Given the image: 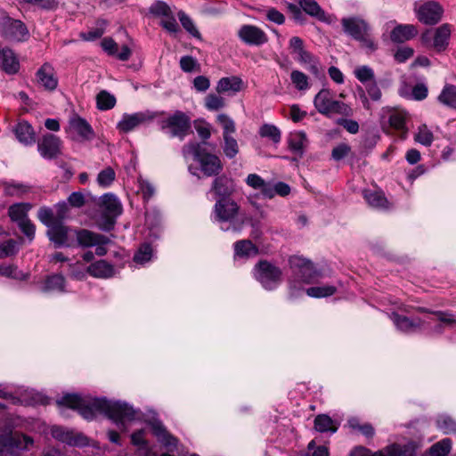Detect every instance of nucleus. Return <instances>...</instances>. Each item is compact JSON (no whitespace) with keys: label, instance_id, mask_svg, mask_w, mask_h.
<instances>
[{"label":"nucleus","instance_id":"obj_1","mask_svg":"<svg viewBox=\"0 0 456 456\" xmlns=\"http://www.w3.org/2000/svg\"><path fill=\"white\" fill-rule=\"evenodd\" d=\"M59 406L77 410L86 419H93L97 412L105 414L118 427L126 431L125 424L135 419L136 411L126 403L100 398L82 397L77 394H67L57 401Z\"/></svg>","mask_w":456,"mask_h":456},{"label":"nucleus","instance_id":"obj_2","mask_svg":"<svg viewBox=\"0 0 456 456\" xmlns=\"http://www.w3.org/2000/svg\"><path fill=\"white\" fill-rule=\"evenodd\" d=\"M183 156L187 159L191 157L199 165L200 170L205 176H216L224 168L220 158L210 153L200 143L190 142L182 148Z\"/></svg>","mask_w":456,"mask_h":456},{"label":"nucleus","instance_id":"obj_3","mask_svg":"<svg viewBox=\"0 0 456 456\" xmlns=\"http://www.w3.org/2000/svg\"><path fill=\"white\" fill-rule=\"evenodd\" d=\"M314 105L316 110L327 117L334 115L352 117L354 110L351 106L342 101L335 99V93L329 88L321 89L314 98Z\"/></svg>","mask_w":456,"mask_h":456},{"label":"nucleus","instance_id":"obj_4","mask_svg":"<svg viewBox=\"0 0 456 456\" xmlns=\"http://www.w3.org/2000/svg\"><path fill=\"white\" fill-rule=\"evenodd\" d=\"M343 31L353 39L360 43L361 47L371 53L378 48L377 44L370 36V26L360 17H346L341 20Z\"/></svg>","mask_w":456,"mask_h":456},{"label":"nucleus","instance_id":"obj_5","mask_svg":"<svg viewBox=\"0 0 456 456\" xmlns=\"http://www.w3.org/2000/svg\"><path fill=\"white\" fill-rule=\"evenodd\" d=\"M289 264L295 276L294 280L289 281V289L292 295L294 294L293 290L297 289V282L311 284L322 276L321 272L315 268L314 264L305 257L292 256L289 259Z\"/></svg>","mask_w":456,"mask_h":456},{"label":"nucleus","instance_id":"obj_6","mask_svg":"<svg viewBox=\"0 0 456 456\" xmlns=\"http://www.w3.org/2000/svg\"><path fill=\"white\" fill-rule=\"evenodd\" d=\"M160 130L169 137L183 141L191 132V118L181 110H175L159 121Z\"/></svg>","mask_w":456,"mask_h":456},{"label":"nucleus","instance_id":"obj_7","mask_svg":"<svg viewBox=\"0 0 456 456\" xmlns=\"http://www.w3.org/2000/svg\"><path fill=\"white\" fill-rule=\"evenodd\" d=\"M255 271L256 279L265 289H274L281 282V270L266 260L258 262Z\"/></svg>","mask_w":456,"mask_h":456},{"label":"nucleus","instance_id":"obj_8","mask_svg":"<svg viewBox=\"0 0 456 456\" xmlns=\"http://www.w3.org/2000/svg\"><path fill=\"white\" fill-rule=\"evenodd\" d=\"M291 53L295 55L294 59L302 65H307V69L318 76L320 73V61L318 58L305 50L303 40L298 37H292L289 43Z\"/></svg>","mask_w":456,"mask_h":456},{"label":"nucleus","instance_id":"obj_9","mask_svg":"<svg viewBox=\"0 0 456 456\" xmlns=\"http://www.w3.org/2000/svg\"><path fill=\"white\" fill-rule=\"evenodd\" d=\"M0 35L7 40L20 42L28 38V30L22 21L3 15L0 18Z\"/></svg>","mask_w":456,"mask_h":456},{"label":"nucleus","instance_id":"obj_10","mask_svg":"<svg viewBox=\"0 0 456 456\" xmlns=\"http://www.w3.org/2000/svg\"><path fill=\"white\" fill-rule=\"evenodd\" d=\"M63 142L53 134L46 133L37 141V151L45 159H54L62 154Z\"/></svg>","mask_w":456,"mask_h":456},{"label":"nucleus","instance_id":"obj_11","mask_svg":"<svg viewBox=\"0 0 456 456\" xmlns=\"http://www.w3.org/2000/svg\"><path fill=\"white\" fill-rule=\"evenodd\" d=\"M100 208L106 221V229H110L116 218L122 214L123 208L119 200L112 193H105L100 201Z\"/></svg>","mask_w":456,"mask_h":456},{"label":"nucleus","instance_id":"obj_12","mask_svg":"<svg viewBox=\"0 0 456 456\" xmlns=\"http://www.w3.org/2000/svg\"><path fill=\"white\" fill-rule=\"evenodd\" d=\"M157 114L150 110L140 111L133 114H124L118 123L117 128L122 133H128L140 126L151 123Z\"/></svg>","mask_w":456,"mask_h":456},{"label":"nucleus","instance_id":"obj_13","mask_svg":"<svg viewBox=\"0 0 456 456\" xmlns=\"http://www.w3.org/2000/svg\"><path fill=\"white\" fill-rule=\"evenodd\" d=\"M47 236L56 247H74L76 246V230H73L59 222L52 229L47 230Z\"/></svg>","mask_w":456,"mask_h":456},{"label":"nucleus","instance_id":"obj_14","mask_svg":"<svg viewBox=\"0 0 456 456\" xmlns=\"http://www.w3.org/2000/svg\"><path fill=\"white\" fill-rule=\"evenodd\" d=\"M239 210V205L230 198H221L214 206L215 217L220 222H232Z\"/></svg>","mask_w":456,"mask_h":456},{"label":"nucleus","instance_id":"obj_15","mask_svg":"<svg viewBox=\"0 0 456 456\" xmlns=\"http://www.w3.org/2000/svg\"><path fill=\"white\" fill-rule=\"evenodd\" d=\"M239 38L247 45L259 46L268 42L264 30L255 25H243L238 31Z\"/></svg>","mask_w":456,"mask_h":456},{"label":"nucleus","instance_id":"obj_16","mask_svg":"<svg viewBox=\"0 0 456 456\" xmlns=\"http://www.w3.org/2000/svg\"><path fill=\"white\" fill-rule=\"evenodd\" d=\"M417 17L422 23L433 25L436 24L442 18L443 8L435 2H428L419 7Z\"/></svg>","mask_w":456,"mask_h":456},{"label":"nucleus","instance_id":"obj_17","mask_svg":"<svg viewBox=\"0 0 456 456\" xmlns=\"http://www.w3.org/2000/svg\"><path fill=\"white\" fill-rule=\"evenodd\" d=\"M36 77L37 83L46 90L53 91L58 86V79L55 77L54 69L48 62L44 63L40 67L37 71Z\"/></svg>","mask_w":456,"mask_h":456},{"label":"nucleus","instance_id":"obj_18","mask_svg":"<svg viewBox=\"0 0 456 456\" xmlns=\"http://www.w3.org/2000/svg\"><path fill=\"white\" fill-rule=\"evenodd\" d=\"M110 241V239L105 235L94 233L86 229L76 230V245L93 247L98 243H109Z\"/></svg>","mask_w":456,"mask_h":456},{"label":"nucleus","instance_id":"obj_19","mask_svg":"<svg viewBox=\"0 0 456 456\" xmlns=\"http://www.w3.org/2000/svg\"><path fill=\"white\" fill-rule=\"evenodd\" d=\"M69 130L76 132L83 140L91 141L94 137V132L91 125L79 116H75L69 119Z\"/></svg>","mask_w":456,"mask_h":456},{"label":"nucleus","instance_id":"obj_20","mask_svg":"<svg viewBox=\"0 0 456 456\" xmlns=\"http://www.w3.org/2000/svg\"><path fill=\"white\" fill-rule=\"evenodd\" d=\"M390 319L396 326V328L404 333H411L419 330L422 326V321L418 318L415 320L410 319L406 316L400 315L396 313H392Z\"/></svg>","mask_w":456,"mask_h":456},{"label":"nucleus","instance_id":"obj_21","mask_svg":"<svg viewBox=\"0 0 456 456\" xmlns=\"http://www.w3.org/2000/svg\"><path fill=\"white\" fill-rule=\"evenodd\" d=\"M211 191L222 198H229L234 191L233 181L227 175H216L212 182Z\"/></svg>","mask_w":456,"mask_h":456},{"label":"nucleus","instance_id":"obj_22","mask_svg":"<svg viewBox=\"0 0 456 456\" xmlns=\"http://www.w3.org/2000/svg\"><path fill=\"white\" fill-rule=\"evenodd\" d=\"M87 273L94 277L100 279H108L114 275V267L105 260H99L92 263L86 267Z\"/></svg>","mask_w":456,"mask_h":456},{"label":"nucleus","instance_id":"obj_23","mask_svg":"<svg viewBox=\"0 0 456 456\" xmlns=\"http://www.w3.org/2000/svg\"><path fill=\"white\" fill-rule=\"evenodd\" d=\"M246 183L255 190H260L264 197L268 199L273 198V185L265 182L260 175L249 174L246 178Z\"/></svg>","mask_w":456,"mask_h":456},{"label":"nucleus","instance_id":"obj_24","mask_svg":"<svg viewBox=\"0 0 456 456\" xmlns=\"http://www.w3.org/2000/svg\"><path fill=\"white\" fill-rule=\"evenodd\" d=\"M13 132L18 141L25 145L33 144L36 141L34 129L27 121L19 122Z\"/></svg>","mask_w":456,"mask_h":456},{"label":"nucleus","instance_id":"obj_25","mask_svg":"<svg viewBox=\"0 0 456 456\" xmlns=\"http://www.w3.org/2000/svg\"><path fill=\"white\" fill-rule=\"evenodd\" d=\"M0 68L8 74L18 71L19 61L11 49H0Z\"/></svg>","mask_w":456,"mask_h":456},{"label":"nucleus","instance_id":"obj_26","mask_svg":"<svg viewBox=\"0 0 456 456\" xmlns=\"http://www.w3.org/2000/svg\"><path fill=\"white\" fill-rule=\"evenodd\" d=\"M418 34L414 25H398L391 32L390 37L393 42L403 43L413 38Z\"/></svg>","mask_w":456,"mask_h":456},{"label":"nucleus","instance_id":"obj_27","mask_svg":"<svg viewBox=\"0 0 456 456\" xmlns=\"http://www.w3.org/2000/svg\"><path fill=\"white\" fill-rule=\"evenodd\" d=\"M417 444L409 442L405 444H393L385 447L387 456H416Z\"/></svg>","mask_w":456,"mask_h":456},{"label":"nucleus","instance_id":"obj_28","mask_svg":"<svg viewBox=\"0 0 456 456\" xmlns=\"http://www.w3.org/2000/svg\"><path fill=\"white\" fill-rule=\"evenodd\" d=\"M288 142L289 148L291 151L302 156L308 144V139L305 132L298 131L290 133Z\"/></svg>","mask_w":456,"mask_h":456},{"label":"nucleus","instance_id":"obj_29","mask_svg":"<svg viewBox=\"0 0 456 456\" xmlns=\"http://www.w3.org/2000/svg\"><path fill=\"white\" fill-rule=\"evenodd\" d=\"M34 440L31 436L20 432H12V444L13 456H17L20 452L28 450L32 446Z\"/></svg>","mask_w":456,"mask_h":456},{"label":"nucleus","instance_id":"obj_30","mask_svg":"<svg viewBox=\"0 0 456 456\" xmlns=\"http://www.w3.org/2000/svg\"><path fill=\"white\" fill-rule=\"evenodd\" d=\"M363 197L368 204L376 208H387L389 203L381 191L364 190Z\"/></svg>","mask_w":456,"mask_h":456},{"label":"nucleus","instance_id":"obj_31","mask_svg":"<svg viewBox=\"0 0 456 456\" xmlns=\"http://www.w3.org/2000/svg\"><path fill=\"white\" fill-rule=\"evenodd\" d=\"M452 29L449 24H443L436 28L434 37V47L436 49V51L441 52L445 50L448 45Z\"/></svg>","mask_w":456,"mask_h":456},{"label":"nucleus","instance_id":"obj_32","mask_svg":"<svg viewBox=\"0 0 456 456\" xmlns=\"http://www.w3.org/2000/svg\"><path fill=\"white\" fill-rule=\"evenodd\" d=\"M437 101L444 106L456 110V86L445 84L437 96Z\"/></svg>","mask_w":456,"mask_h":456},{"label":"nucleus","instance_id":"obj_33","mask_svg":"<svg viewBox=\"0 0 456 456\" xmlns=\"http://www.w3.org/2000/svg\"><path fill=\"white\" fill-rule=\"evenodd\" d=\"M234 252L236 256L249 257L258 253L256 246L249 240H241L234 243Z\"/></svg>","mask_w":456,"mask_h":456},{"label":"nucleus","instance_id":"obj_34","mask_svg":"<svg viewBox=\"0 0 456 456\" xmlns=\"http://www.w3.org/2000/svg\"><path fill=\"white\" fill-rule=\"evenodd\" d=\"M65 287V279L61 274L51 275L46 278L41 287L43 292L59 291L63 292Z\"/></svg>","mask_w":456,"mask_h":456},{"label":"nucleus","instance_id":"obj_35","mask_svg":"<svg viewBox=\"0 0 456 456\" xmlns=\"http://www.w3.org/2000/svg\"><path fill=\"white\" fill-rule=\"evenodd\" d=\"M32 208L29 203H16L12 205L8 209L11 219L17 224L28 219V212Z\"/></svg>","mask_w":456,"mask_h":456},{"label":"nucleus","instance_id":"obj_36","mask_svg":"<svg viewBox=\"0 0 456 456\" xmlns=\"http://www.w3.org/2000/svg\"><path fill=\"white\" fill-rule=\"evenodd\" d=\"M314 428L316 431L321 433L329 431L335 433L338 430V426L330 416L326 414H320L314 419Z\"/></svg>","mask_w":456,"mask_h":456},{"label":"nucleus","instance_id":"obj_37","mask_svg":"<svg viewBox=\"0 0 456 456\" xmlns=\"http://www.w3.org/2000/svg\"><path fill=\"white\" fill-rule=\"evenodd\" d=\"M241 85L242 80L238 77H223L218 81L216 90L219 93L239 92L241 89Z\"/></svg>","mask_w":456,"mask_h":456},{"label":"nucleus","instance_id":"obj_38","mask_svg":"<svg viewBox=\"0 0 456 456\" xmlns=\"http://www.w3.org/2000/svg\"><path fill=\"white\" fill-rule=\"evenodd\" d=\"M153 433L158 437L159 441L166 446L177 445V439L172 436L167 430L160 424L156 423L152 426Z\"/></svg>","mask_w":456,"mask_h":456},{"label":"nucleus","instance_id":"obj_39","mask_svg":"<svg viewBox=\"0 0 456 456\" xmlns=\"http://www.w3.org/2000/svg\"><path fill=\"white\" fill-rule=\"evenodd\" d=\"M30 187L24 183H4V191L6 196L11 197H22L24 194L29 192Z\"/></svg>","mask_w":456,"mask_h":456},{"label":"nucleus","instance_id":"obj_40","mask_svg":"<svg viewBox=\"0 0 456 456\" xmlns=\"http://www.w3.org/2000/svg\"><path fill=\"white\" fill-rule=\"evenodd\" d=\"M97 108L101 110L112 109L116 104V98L109 92L102 90L96 96Z\"/></svg>","mask_w":456,"mask_h":456},{"label":"nucleus","instance_id":"obj_41","mask_svg":"<svg viewBox=\"0 0 456 456\" xmlns=\"http://www.w3.org/2000/svg\"><path fill=\"white\" fill-rule=\"evenodd\" d=\"M336 291L337 288L331 285L311 287L305 290L309 297L316 298L332 296L336 293Z\"/></svg>","mask_w":456,"mask_h":456},{"label":"nucleus","instance_id":"obj_42","mask_svg":"<svg viewBox=\"0 0 456 456\" xmlns=\"http://www.w3.org/2000/svg\"><path fill=\"white\" fill-rule=\"evenodd\" d=\"M177 15L183 28L192 37L201 39V34L196 28L193 20L183 11H179Z\"/></svg>","mask_w":456,"mask_h":456},{"label":"nucleus","instance_id":"obj_43","mask_svg":"<svg viewBox=\"0 0 456 456\" xmlns=\"http://www.w3.org/2000/svg\"><path fill=\"white\" fill-rule=\"evenodd\" d=\"M37 217L48 229H52V227L61 222V220L56 218L53 210L45 207L39 208Z\"/></svg>","mask_w":456,"mask_h":456},{"label":"nucleus","instance_id":"obj_44","mask_svg":"<svg viewBox=\"0 0 456 456\" xmlns=\"http://www.w3.org/2000/svg\"><path fill=\"white\" fill-rule=\"evenodd\" d=\"M290 79L298 91H306L310 88L308 77L300 70H293L290 74Z\"/></svg>","mask_w":456,"mask_h":456},{"label":"nucleus","instance_id":"obj_45","mask_svg":"<svg viewBox=\"0 0 456 456\" xmlns=\"http://www.w3.org/2000/svg\"><path fill=\"white\" fill-rule=\"evenodd\" d=\"M452 440L450 438H444L441 441L433 444L429 452L431 456H445L447 455L452 449Z\"/></svg>","mask_w":456,"mask_h":456},{"label":"nucleus","instance_id":"obj_46","mask_svg":"<svg viewBox=\"0 0 456 456\" xmlns=\"http://www.w3.org/2000/svg\"><path fill=\"white\" fill-rule=\"evenodd\" d=\"M414 139L417 142L430 146L434 140L433 133L428 129L427 125L423 124L419 126L418 132L415 134Z\"/></svg>","mask_w":456,"mask_h":456},{"label":"nucleus","instance_id":"obj_47","mask_svg":"<svg viewBox=\"0 0 456 456\" xmlns=\"http://www.w3.org/2000/svg\"><path fill=\"white\" fill-rule=\"evenodd\" d=\"M259 134L262 137L269 138L274 143H278L281 137L280 129L276 126L271 124L263 125L259 129Z\"/></svg>","mask_w":456,"mask_h":456},{"label":"nucleus","instance_id":"obj_48","mask_svg":"<svg viewBox=\"0 0 456 456\" xmlns=\"http://www.w3.org/2000/svg\"><path fill=\"white\" fill-rule=\"evenodd\" d=\"M301 8L309 15L322 19L324 16L323 11L314 0H300Z\"/></svg>","mask_w":456,"mask_h":456},{"label":"nucleus","instance_id":"obj_49","mask_svg":"<svg viewBox=\"0 0 456 456\" xmlns=\"http://www.w3.org/2000/svg\"><path fill=\"white\" fill-rule=\"evenodd\" d=\"M436 426L444 434L456 433V421L450 416H439L436 419Z\"/></svg>","mask_w":456,"mask_h":456},{"label":"nucleus","instance_id":"obj_50","mask_svg":"<svg viewBox=\"0 0 456 456\" xmlns=\"http://www.w3.org/2000/svg\"><path fill=\"white\" fill-rule=\"evenodd\" d=\"M0 456H13L12 432L0 434Z\"/></svg>","mask_w":456,"mask_h":456},{"label":"nucleus","instance_id":"obj_51","mask_svg":"<svg viewBox=\"0 0 456 456\" xmlns=\"http://www.w3.org/2000/svg\"><path fill=\"white\" fill-rule=\"evenodd\" d=\"M116 174L113 168L106 167L102 170L97 176V183L100 186L106 188L109 187L115 180Z\"/></svg>","mask_w":456,"mask_h":456},{"label":"nucleus","instance_id":"obj_52","mask_svg":"<svg viewBox=\"0 0 456 456\" xmlns=\"http://www.w3.org/2000/svg\"><path fill=\"white\" fill-rule=\"evenodd\" d=\"M223 150L227 158L233 159L239 152L237 141L232 136H224Z\"/></svg>","mask_w":456,"mask_h":456},{"label":"nucleus","instance_id":"obj_53","mask_svg":"<svg viewBox=\"0 0 456 456\" xmlns=\"http://www.w3.org/2000/svg\"><path fill=\"white\" fill-rule=\"evenodd\" d=\"M217 121L223 127V137L232 136L235 133L236 127L234 121L225 114H219L217 116Z\"/></svg>","mask_w":456,"mask_h":456},{"label":"nucleus","instance_id":"obj_54","mask_svg":"<svg viewBox=\"0 0 456 456\" xmlns=\"http://www.w3.org/2000/svg\"><path fill=\"white\" fill-rule=\"evenodd\" d=\"M149 11L150 13L158 18L168 16L170 13L173 12L168 4L163 1H157L153 3L151 5Z\"/></svg>","mask_w":456,"mask_h":456},{"label":"nucleus","instance_id":"obj_55","mask_svg":"<svg viewBox=\"0 0 456 456\" xmlns=\"http://www.w3.org/2000/svg\"><path fill=\"white\" fill-rule=\"evenodd\" d=\"M354 76L362 84L374 81V72L369 66H360L354 69Z\"/></svg>","mask_w":456,"mask_h":456},{"label":"nucleus","instance_id":"obj_56","mask_svg":"<svg viewBox=\"0 0 456 456\" xmlns=\"http://www.w3.org/2000/svg\"><path fill=\"white\" fill-rule=\"evenodd\" d=\"M152 257V248L150 244L142 245L134 256V261L138 264H144Z\"/></svg>","mask_w":456,"mask_h":456},{"label":"nucleus","instance_id":"obj_57","mask_svg":"<svg viewBox=\"0 0 456 456\" xmlns=\"http://www.w3.org/2000/svg\"><path fill=\"white\" fill-rule=\"evenodd\" d=\"M389 124L395 129L401 131L403 133H406L407 129L405 128V114L398 111H395L389 116Z\"/></svg>","mask_w":456,"mask_h":456},{"label":"nucleus","instance_id":"obj_58","mask_svg":"<svg viewBox=\"0 0 456 456\" xmlns=\"http://www.w3.org/2000/svg\"><path fill=\"white\" fill-rule=\"evenodd\" d=\"M205 105L209 110H218L224 106V100L216 94H209L206 97Z\"/></svg>","mask_w":456,"mask_h":456},{"label":"nucleus","instance_id":"obj_59","mask_svg":"<svg viewBox=\"0 0 456 456\" xmlns=\"http://www.w3.org/2000/svg\"><path fill=\"white\" fill-rule=\"evenodd\" d=\"M17 252V244L13 240H8L0 244V258L12 256Z\"/></svg>","mask_w":456,"mask_h":456},{"label":"nucleus","instance_id":"obj_60","mask_svg":"<svg viewBox=\"0 0 456 456\" xmlns=\"http://www.w3.org/2000/svg\"><path fill=\"white\" fill-rule=\"evenodd\" d=\"M86 267L80 262H77L74 265H69L70 275L77 280H83L86 277Z\"/></svg>","mask_w":456,"mask_h":456},{"label":"nucleus","instance_id":"obj_61","mask_svg":"<svg viewBox=\"0 0 456 456\" xmlns=\"http://www.w3.org/2000/svg\"><path fill=\"white\" fill-rule=\"evenodd\" d=\"M52 436L54 438L69 444L70 437H72V432L65 430L61 427H53L52 428Z\"/></svg>","mask_w":456,"mask_h":456},{"label":"nucleus","instance_id":"obj_62","mask_svg":"<svg viewBox=\"0 0 456 456\" xmlns=\"http://www.w3.org/2000/svg\"><path fill=\"white\" fill-rule=\"evenodd\" d=\"M351 151V147L346 143H340L335 148H333L331 156L332 158L338 161L346 157Z\"/></svg>","mask_w":456,"mask_h":456},{"label":"nucleus","instance_id":"obj_63","mask_svg":"<svg viewBox=\"0 0 456 456\" xmlns=\"http://www.w3.org/2000/svg\"><path fill=\"white\" fill-rule=\"evenodd\" d=\"M337 124L343 126L348 133L355 134L359 132V124L357 121L348 118H339Z\"/></svg>","mask_w":456,"mask_h":456},{"label":"nucleus","instance_id":"obj_64","mask_svg":"<svg viewBox=\"0 0 456 456\" xmlns=\"http://www.w3.org/2000/svg\"><path fill=\"white\" fill-rule=\"evenodd\" d=\"M354 456H387L385 448L377 452H371L370 449L359 446L354 452Z\"/></svg>","mask_w":456,"mask_h":456}]
</instances>
